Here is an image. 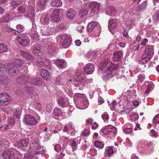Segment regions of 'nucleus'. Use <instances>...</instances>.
Wrapping results in <instances>:
<instances>
[{"mask_svg":"<svg viewBox=\"0 0 159 159\" xmlns=\"http://www.w3.org/2000/svg\"><path fill=\"white\" fill-rule=\"evenodd\" d=\"M39 47L37 43L34 44L33 47V50L32 53L34 55L38 56L37 58L34 59V58L33 62L35 66H37L39 67H41L43 66H48L49 64V61L48 60H46L45 59H43V61H39L37 60H40L42 57L43 56V54L38 48Z\"/></svg>","mask_w":159,"mask_h":159,"instance_id":"nucleus-1","label":"nucleus"},{"mask_svg":"<svg viewBox=\"0 0 159 159\" xmlns=\"http://www.w3.org/2000/svg\"><path fill=\"white\" fill-rule=\"evenodd\" d=\"M28 7L27 9L26 7L24 6H21L17 8L18 11L20 13L24 14L27 13L26 17L30 19H33L34 16V8L35 7V2L33 0H30L28 2Z\"/></svg>","mask_w":159,"mask_h":159,"instance_id":"nucleus-2","label":"nucleus"},{"mask_svg":"<svg viewBox=\"0 0 159 159\" xmlns=\"http://www.w3.org/2000/svg\"><path fill=\"white\" fill-rule=\"evenodd\" d=\"M154 54V50L152 46L148 45L145 48L143 54L140 61V63L144 64L150 60Z\"/></svg>","mask_w":159,"mask_h":159,"instance_id":"nucleus-3","label":"nucleus"},{"mask_svg":"<svg viewBox=\"0 0 159 159\" xmlns=\"http://www.w3.org/2000/svg\"><path fill=\"white\" fill-rule=\"evenodd\" d=\"M55 29V26L52 23L48 26L42 27L40 31L42 35L48 36L52 34Z\"/></svg>","mask_w":159,"mask_h":159,"instance_id":"nucleus-4","label":"nucleus"},{"mask_svg":"<svg viewBox=\"0 0 159 159\" xmlns=\"http://www.w3.org/2000/svg\"><path fill=\"white\" fill-rule=\"evenodd\" d=\"M100 4L96 2H90L89 4L88 7L91 9L90 12L94 15L98 14L99 11Z\"/></svg>","mask_w":159,"mask_h":159,"instance_id":"nucleus-5","label":"nucleus"},{"mask_svg":"<svg viewBox=\"0 0 159 159\" xmlns=\"http://www.w3.org/2000/svg\"><path fill=\"white\" fill-rule=\"evenodd\" d=\"M60 44L63 48L68 47L70 43V38L69 35L63 34L59 37Z\"/></svg>","mask_w":159,"mask_h":159,"instance_id":"nucleus-6","label":"nucleus"},{"mask_svg":"<svg viewBox=\"0 0 159 159\" xmlns=\"http://www.w3.org/2000/svg\"><path fill=\"white\" fill-rule=\"evenodd\" d=\"M6 68V71L11 76H15L18 72V68L13 64H8Z\"/></svg>","mask_w":159,"mask_h":159,"instance_id":"nucleus-7","label":"nucleus"},{"mask_svg":"<svg viewBox=\"0 0 159 159\" xmlns=\"http://www.w3.org/2000/svg\"><path fill=\"white\" fill-rule=\"evenodd\" d=\"M23 121L25 123L31 126L35 125L37 123L35 118L31 115H25Z\"/></svg>","mask_w":159,"mask_h":159,"instance_id":"nucleus-8","label":"nucleus"},{"mask_svg":"<svg viewBox=\"0 0 159 159\" xmlns=\"http://www.w3.org/2000/svg\"><path fill=\"white\" fill-rule=\"evenodd\" d=\"M10 101V97L6 93L0 94V106H5L8 104Z\"/></svg>","mask_w":159,"mask_h":159,"instance_id":"nucleus-9","label":"nucleus"},{"mask_svg":"<svg viewBox=\"0 0 159 159\" xmlns=\"http://www.w3.org/2000/svg\"><path fill=\"white\" fill-rule=\"evenodd\" d=\"M17 40L19 43L22 46H26L30 42V39L28 36L25 34H23L20 37L17 38Z\"/></svg>","mask_w":159,"mask_h":159,"instance_id":"nucleus-10","label":"nucleus"},{"mask_svg":"<svg viewBox=\"0 0 159 159\" xmlns=\"http://www.w3.org/2000/svg\"><path fill=\"white\" fill-rule=\"evenodd\" d=\"M30 76L26 75H20L16 80L17 82L21 85L24 84L29 82Z\"/></svg>","mask_w":159,"mask_h":159,"instance_id":"nucleus-11","label":"nucleus"},{"mask_svg":"<svg viewBox=\"0 0 159 159\" xmlns=\"http://www.w3.org/2000/svg\"><path fill=\"white\" fill-rule=\"evenodd\" d=\"M60 10L58 9H54L50 16L51 20L55 22H57L60 20Z\"/></svg>","mask_w":159,"mask_h":159,"instance_id":"nucleus-12","label":"nucleus"},{"mask_svg":"<svg viewBox=\"0 0 159 159\" xmlns=\"http://www.w3.org/2000/svg\"><path fill=\"white\" fill-rule=\"evenodd\" d=\"M57 99V103L59 106L64 107L67 106L68 102L66 98L61 96L58 97Z\"/></svg>","mask_w":159,"mask_h":159,"instance_id":"nucleus-13","label":"nucleus"},{"mask_svg":"<svg viewBox=\"0 0 159 159\" xmlns=\"http://www.w3.org/2000/svg\"><path fill=\"white\" fill-rule=\"evenodd\" d=\"M61 110L59 108H55L53 112V116L56 119L58 120H61L62 119L61 116Z\"/></svg>","mask_w":159,"mask_h":159,"instance_id":"nucleus-14","label":"nucleus"},{"mask_svg":"<svg viewBox=\"0 0 159 159\" xmlns=\"http://www.w3.org/2000/svg\"><path fill=\"white\" fill-rule=\"evenodd\" d=\"M30 83L36 86H40L42 84L43 82L40 78L34 77L30 76Z\"/></svg>","mask_w":159,"mask_h":159,"instance_id":"nucleus-15","label":"nucleus"},{"mask_svg":"<svg viewBox=\"0 0 159 159\" xmlns=\"http://www.w3.org/2000/svg\"><path fill=\"white\" fill-rule=\"evenodd\" d=\"M24 90L25 91L30 93L31 98L33 100H36V99H38L39 98L38 95L36 93L32 91L33 90L32 88L28 87H25Z\"/></svg>","mask_w":159,"mask_h":159,"instance_id":"nucleus-16","label":"nucleus"},{"mask_svg":"<svg viewBox=\"0 0 159 159\" xmlns=\"http://www.w3.org/2000/svg\"><path fill=\"white\" fill-rule=\"evenodd\" d=\"M92 80L91 79H88L85 80H82V81H77L78 83L77 84V87H79V89L80 90H83L85 87V84H87L89 82H92Z\"/></svg>","mask_w":159,"mask_h":159,"instance_id":"nucleus-17","label":"nucleus"},{"mask_svg":"<svg viewBox=\"0 0 159 159\" xmlns=\"http://www.w3.org/2000/svg\"><path fill=\"white\" fill-rule=\"evenodd\" d=\"M75 77L77 81H82L85 80V75L83 72L80 70L76 71L75 74Z\"/></svg>","mask_w":159,"mask_h":159,"instance_id":"nucleus-18","label":"nucleus"},{"mask_svg":"<svg viewBox=\"0 0 159 159\" xmlns=\"http://www.w3.org/2000/svg\"><path fill=\"white\" fill-rule=\"evenodd\" d=\"M14 157L13 153L11 151H5L2 154L3 159H12Z\"/></svg>","mask_w":159,"mask_h":159,"instance_id":"nucleus-19","label":"nucleus"},{"mask_svg":"<svg viewBox=\"0 0 159 159\" xmlns=\"http://www.w3.org/2000/svg\"><path fill=\"white\" fill-rule=\"evenodd\" d=\"M84 71L88 74H92L94 70L93 65L90 63L87 64L84 67Z\"/></svg>","mask_w":159,"mask_h":159,"instance_id":"nucleus-20","label":"nucleus"},{"mask_svg":"<svg viewBox=\"0 0 159 159\" xmlns=\"http://www.w3.org/2000/svg\"><path fill=\"white\" fill-rule=\"evenodd\" d=\"M117 20L113 19H110L108 21V28L109 30L111 29L117 28Z\"/></svg>","mask_w":159,"mask_h":159,"instance_id":"nucleus-21","label":"nucleus"},{"mask_svg":"<svg viewBox=\"0 0 159 159\" xmlns=\"http://www.w3.org/2000/svg\"><path fill=\"white\" fill-rule=\"evenodd\" d=\"M55 64L59 69L64 68L66 66V61L62 59L56 60L55 61Z\"/></svg>","mask_w":159,"mask_h":159,"instance_id":"nucleus-22","label":"nucleus"},{"mask_svg":"<svg viewBox=\"0 0 159 159\" xmlns=\"http://www.w3.org/2000/svg\"><path fill=\"white\" fill-rule=\"evenodd\" d=\"M30 145L31 147H33L36 150H40L41 148L39 142L38 140L31 141Z\"/></svg>","mask_w":159,"mask_h":159,"instance_id":"nucleus-23","label":"nucleus"},{"mask_svg":"<svg viewBox=\"0 0 159 159\" xmlns=\"http://www.w3.org/2000/svg\"><path fill=\"white\" fill-rule=\"evenodd\" d=\"M106 14L109 16H114L116 13L115 9L113 7H108L106 10Z\"/></svg>","mask_w":159,"mask_h":159,"instance_id":"nucleus-24","label":"nucleus"},{"mask_svg":"<svg viewBox=\"0 0 159 159\" xmlns=\"http://www.w3.org/2000/svg\"><path fill=\"white\" fill-rule=\"evenodd\" d=\"M41 76L44 79L49 80L51 78V75L47 70L42 69L41 70Z\"/></svg>","mask_w":159,"mask_h":159,"instance_id":"nucleus-25","label":"nucleus"},{"mask_svg":"<svg viewBox=\"0 0 159 159\" xmlns=\"http://www.w3.org/2000/svg\"><path fill=\"white\" fill-rule=\"evenodd\" d=\"M73 129L72 123L71 122H69L66 125L62 130L64 132L71 133V131Z\"/></svg>","mask_w":159,"mask_h":159,"instance_id":"nucleus-26","label":"nucleus"},{"mask_svg":"<svg viewBox=\"0 0 159 159\" xmlns=\"http://www.w3.org/2000/svg\"><path fill=\"white\" fill-rule=\"evenodd\" d=\"M79 143L77 139H73L70 141L69 145L71 147L73 152L76 150Z\"/></svg>","mask_w":159,"mask_h":159,"instance_id":"nucleus-27","label":"nucleus"},{"mask_svg":"<svg viewBox=\"0 0 159 159\" xmlns=\"http://www.w3.org/2000/svg\"><path fill=\"white\" fill-rule=\"evenodd\" d=\"M14 123L15 120L11 118H8L7 120V125L4 126V129L6 130L9 128H11Z\"/></svg>","mask_w":159,"mask_h":159,"instance_id":"nucleus-28","label":"nucleus"},{"mask_svg":"<svg viewBox=\"0 0 159 159\" xmlns=\"http://www.w3.org/2000/svg\"><path fill=\"white\" fill-rule=\"evenodd\" d=\"M113 131L112 130H110L109 129H107V128H105V129H102V131L103 133L105 135H108V134L111 135H113L115 134V132H116L117 131V129L116 128L113 127Z\"/></svg>","mask_w":159,"mask_h":159,"instance_id":"nucleus-29","label":"nucleus"},{"mask_svg":"<svg viewBox=\"0 0 159 159\" xmlns=\"http://www.w3.org/2000/svg\"><path fill=\"white\" fill-rule=\"evenodd\" d=\"M76 14V12L74 10L70 9L68 10L66 16L68 19L71 20L74 18Z\"/></svg>","mask_w":159,"mask_h":159,"instance_id":"nucleus-30","label":"nucleus"},{"mask_svg":"<svg viewBox=\"0 0 159 159\" xmlns=\"http://www.w3.org/2000/svg\"><path fill=\"white\" fill-rule=\"evenodd\" d=\"M122 55V52L119 51L117 52H116L113 53V59L115 61H118L121 58Z\"/></svg>","mask_w":159,"mask_h":159,"instance_id":"nucleus-31","label":"nucleus"},{"mask_svg":"<svg viewBox=\"0 0 159 159\" xmlns=\"http://www.w3.org/2000/svg\"><path fill=\"white\" fill-rule=\"evenodd\" d=\"M12 63L15 66L18 68L20 67L23 63V61L20 59H13L12 60Z\"/></svg>","mask_w":159,"mask_h":159,"instance_id":"nucleus-32","label":"nucleus"},{"mask_svg":"<svg viewBox=\"0 0 159 159\" xmlns=\"http://www.w3.org/2000/svg\"><path fill=\"white\" fill-rule=\"evenodd\" d=\"M28 139H22L19 140L18 142L19 146L22 147H25L29 143Z\"/></svg>","mask_w":159,"mask_h":159,"instance_id":"nucleus-33","label":"nucleus"},{"mask_svg":"<svg viewBox=\"0 0 159 159\" xmlns=\"http://www.w3.org/2000/svg\"><path fill=\"white\" fill-rule=\"evenodd\" d=\"M80 105L79 108L80 109H84L88 106V102L85 97L84 98V99L81 100Z\"/></svg>","mask_w":159,"mask_h":159,"instance_id":"nucleus-34","label":"nucleus"},{"mask_svg":"<svg viewBox=\"0 0 159 159\" xmlns=\"http://www.w3.org/2000/svg\"><path fill=\"white\" fill-rule=\"evenodd\" d=\"M20 53L25 59L33 61L34 58L31 55L29 54L27 52L21 51L20 52Z\"/></svg>","mask_w":159,"mask_h":159,"instance_id":"nucleus-35","label":"nucleus"},{"mask_svg":"<svg viewBox=\"0 0 159 159\" xmlns=\"http://www.w3.org/2000/svg\"><path fill=\"white\" fill-rule=\"evenodd\" d=\"M97 24L98 22H91L88 25V30L90 32H92L95 27L97 26Z\"/></svg>","mask_w":159,"mask_h":159,"instance_id":"nucleus-36","label":"nucleus"},{"mask_svg":"<svg viewBox=\"0 0 159 159\" xmlns=\"http://www.w3.org/2000/svg\"><path fill=\"white\" fill-rule=\"evenodd\" d=\"M47 0H39L38 5L40 8H44L47 5Z\"/></svg>","mask_w":159,"mask_h":159,"instance_id":"nucleus-37","label":"nucleus"},{"mask_svg":"<svg viewBox=\"0 0 159 159\" xmlns=\"http://www.w3.org/2000/svg\"><path fill=\"white\" fill-rule=\"evenodd\" d=\"M147 5V1H145L141 4L140 5L138 8L136 10V11H142L144 10L146 7Z\"/></svg>","mask_w":159,"mask_h":159,"instance_id":"nucleus-38","label":"nucleus"},{"mask_svg":"<svg viewBox=\"0 0 159 159\" xmlns=\"http://www.w3.org/2000/svg\"><path fill=\"white\" fill-rule=\"evenodd\" d=\"M51 4L53 6L60 7L62 4V2L61 0H52L51 2Z\"/></svg>","mask_w":159,"mask_h":159,"instance_id":"nucleus-39","label":"nucleus"},{"mask_svg":"<svg viewBox=\"0 0 159 159\" xmlns=\"http://www.w3.org/2000/svg\"><path fill=\"white\" fill-rule=\"evenodd\" d=\"M126 25L129 29L131 28L134 25V21L130 19H128L126 21Z\"/></svg>","mask_w":159,"mask_h":159,"instance_id":"nucleus-40","label":"nucleus"},{"mask_svg":"<svg viewBox=\"0 0 159 159\" xmlns=\"http://www.w3.org/2000/svg\"><path fill=\"white\" fill-rule=\"evenodd\" d=\"M88 12V10L86 8L81 9L79 12V15L81 18H82L83 17L87 15Z\"/></svg>","mask_w":159,"mask_h":159,"instance_id":"nucleus-41","label":"nucleus"},{"mask_svg":"<svg viewBox=\"0 0 159 159\" xmlns=\"http://www.w3.org/2000/svg\"><path fill=\"white\" fill-rule=\"evenodd\" d=\"M109 60L108 58H105L100 64L99 66L101 69H104L108 64Z\"/></svg>","mask_w":159,"mask_h":159,"instance_id":"nucleus-42","label":"nucleus"},{"mask_svg":"<svg viewBox=\"0 0 159 159\" xmlns=\"http://www.w3.org/2000/svg\"><path fill=\"white\" fill-rule=\"evenodd\" d=\"M81 135L83 136H88L90 134V128H86L83 130L81 132Z\"/></svg>","mask_w":159,"mask_h":159,"instance_id":"nucleus-43","label":"nucleus"},{"mask_svg":"<svg viewBox=\"0 0 159 159\" xmlns=\"http://www.w3.org/2000/svg\"><path fill=\"white\" fill-rule=\"evenodd\" d=\"M113 153V150L111 147L107 148L105 151V154L106 156H110Z\"/></svg>","mask_w":159,"mask_h":159,"instance_id":"nucleus-44","label":"nucleus"},{"mask_svg":"<svg viewBox=\"0 0 159 159\" xmlns=\"http://www.w3.org/2000/svg\"><path fill=\"white\" fill-rule=\"evenodd\" d=\"M130 119L133 121H134L138 119L139 117V115L134 112L132 113L130 116Z\"/></svg>","mask_w":159,"mask_h":159,"instance_id":"nucleus-45","label":"nucleus"},{"mask_svg":"<svg viewBox=\"0 0 159 159\" xmlns=\"http://www.w3.org/2000/svg\"><path fill=\"white\" fill-rule=\"evenodd\" d=\"M123 129L124 130V132L126 134L131 133L132 131V129L131 126L127 127L126 125H125L123 126Z\"/></svg>","mask_w":159,"mask_h":159,"instance_id":"nucleus-46","label":"nucleus"},{"mask_svg":"<svg viewBox=\"0 0 159 159\" xmlns=\"http://www.w3.org/2000/svg\"><path fill=\"white\" fill-rule=\"evenodd\" d=\"M7 49V48L6 45L0 43V53L6 52Z\"/></svg>","mask_w":159,"mask_h":159,"instance_id":"nucleus-47","label":"nucleus"},{"mask_svg":"<svg viewBox=\"0 0 159 159\" xmlns=\"http://www.w3.org/2000/svg\"><path fill=\"white\" fill-rule=\"evenodd\" d=\"M85 94H84L76 93L74 98L75 100H80V98H83V99H84L83 98L85 97Z\"/></svg>","mask_w":159,"mask_h":159,"instance_id":"nucleus-48","label":"nucleus"},{"mask_svg":"<svg viewBox=\"0 0 159 159\" xmlns=\"http://www.w3.org/2000/svg\"><path fill=\"white\" fill-rule=\"evenodd\" d=\"M95 146L98 148H99L100 149H102L103 148L104 144V143L101 142L99 141H96L94 143Z\"/></svg>","mask_w":159,"mask_h":159,"instance_id":"nucleus-49","label":"nucleus"},{"mask_svg":"<svg viewBox=\"0 0 159 159\" xmlns=\"http://www.w3.org/2000/svg\"><path fill=\"white\" fill-rule=\"evenodd\" d=\"M64 80L61 76L59 75L57 77L56 80V83L57 84L59 85L61 83H63V81Z\"/></svg>","mask_w":159,"mask_h":159,"instance_id":"nucleus-50","label":"nucleus"},{"mask_svg":"<svg viewBox=\"0 0 159 159\" xmlns=\"http://www.w3.org/2000/svg\"><path fill=\"white\" fill-rule=\"evenodd\" d=\"M47 50L49 53H54L55 51V49L54 47L51 45H50L48 47Z\"/></svg>","mask_w":159,"mask_h":159,"instance_id":"nucleus-51","label":"nucleus"},{"mask_svg":"<svg viewBox=\"0 0 159 159\" xmlns=\"http://www.w3.org/2000/svg\"><path fill=\"white\" fill-rule=\"evenodd\" d=\"M118 64L116 65L114 64L113 65L112 64L111 66L108 68L107 71L110 72L113 71L114 70L117 69V68L118 67Z\"/></svg>","mask_w":159,"mask_h":159,"instance_id":"nucleus-52","label":"nucleus"},{"mask_svg":"<svg viewBox=\"0 0 159 159\" xmlns=\"http://www.w3.org/2000/svg\"><path fill=\"white\" fill-rule=\"evenodd\" d=\"M153 21L155 24L159 22V12L157 13L153 17Z\"/></svg>","mask_w":159,"mask_h":159,"instance_id":"nucleus-53","label":"nucleus"},{"mask_svg":"<svg viewBox=\"0 0 159 159\" xmlns=\"http://www.w3.org/2000/svg\"><path fill=\"white\" fill-rule=\"evenodd\" d=\"M152 122L154 124L159 123V114L156 115L152 120Z\"/></svg>","mask_w":159,"mask_h":159,"instance_id":"nucleus-54","label":"nucleus"},{"mask_svg":"<svg viewBox=\"0 0 159 159\" xmlns=\"http://www.w3.org/2000/svg\"><path fill=\"white\" fill-rule=\"evenodd\" d=\"M150 135L151 136L154 137H157L158 136V134L154 130L152 129L150 132Z\"/></svg>","mask_w":159,"mask_h":159,"instance_id":"nucleus-55","label":"nucleus"},{"mask_svg":"<svg viewBox=\"0 0 159 159\" xmlns=\"http://www.w3.org/2000/svg\"><path fill=\"white\" fill-rule=\"evenodd\" d=\"M16 28L20 32H22L25 30L24 27L20 25H17L16 26Z\"/></svg>","mask_w":159,"mask_h":159,"instance_id":"nucleus-56","label":"nucleus"},{"mask_svg":"<svg viewBox=\"0 0 159 159\" xmlns=\"http://www.w3.org/2000/svg\"><path fill=\"white\" fill-rule=\"evenodd\" d=\"M65 91L69 96L71 97L72 96L73 93L70 88L69 89H68L67 87L66 88H65Z\"/></svg>","mask_w":159,"mask_h":159,"instance_id":"nucleus-57","label":"nucleus"},{"mask_svg":"<svg viewBox=\"0 0 159 159\" xmlns=\"http://www.w3.org/2000/svg\"><path fill=\"white\" fill-rule=\"evenodd\" d=\"M21 3V2L20 1H13L11 3V5L13 7L16 8L17 6L19 5Z\"/></svg>","mask_w":159,"mask_h":159,"instance_id":"nucleus-58","label":"nucleus"},{"mask_svg":"<svg viewBox=\"0 0 159 159\" xmlns=\"http://www.w3.org/2000/svg\"><path fill=\"white\" fill-rule=\"evenodd\" d=\"M112 77V74L111 73H107V75L105 74L103 77V79L105 80H107L110 78H111Z\"/></svg>","mask_w":159,"mask_h":159,"instance_id":"nucleus-59","label":"nucleus"},{"mask_svg":"<svg viewBox=\"0 0 159 159\" xmlns=\"http://www.w3.org/2000/svg\"><path fill=\"white\" fill-rule=\"evenodd\" d=\"M102 118L105 122L107 121L109 119L108 115L107 113H103L102 115Z\"/></svg>","mask_w":159,"mask_h":159,"instance_id":"nucleus-60","label":"nucleus"},{"mask_svg":"<svg viewBox=\"0 0 159 159\" xmlns=\"http://www.w3.org/2000/svg\"><path fill=\"white\" fill-rule=\"evenodd\" d=\"M148 42V40L147 38H144L142 40L141 45L143 46H146Z\"/></svg>","mask_w":159,"mask_h":159,"instance_id":"nucleus-61","label":"nucleus"},{"mask_svg":"<svg viewBox=\"0 0 159 159\" xmlns=\"http://www.w3.org/2000/svg\"><path fill=\"white\" fill-rule=\"evenodd\" d=\"M30 36L32 39H35L38 37L39 35L37 33L35 32L34 33H31L30 34Z\"/></svg>","mask_w":159,"mask_h":159,"instance_id":"nucleus-62","label":"nucleus"},{"mask_svg":"<svg viewBox=\"0 0 159 159\" xmlns=\"http://www.w3.org/2000/svg\"><path fill=\"white\" fill-rule=\"evenodd\" d=\"M139 80L141 82H143L145 79L144 75L142 74H140L138 76Z\"/></svg>","mask_w":159,"mask_h":159,"instance_id":"nucleus-63","label":"nucleus"},{"mask_svg":"<svg viewBox=\"0 0 159 159\" xmlns=\"http://www.w3.org/2000/svg\"><path fill=\"white\" fill-rule=\"evenodd\" d=\"M93 120L92 118H89L86 120V125H90L93 122Z\"/></svg>","mask_w":159,"mask_h":159,"instance_id":"nucleus-64","label":"nucleus"}]
</instances>
